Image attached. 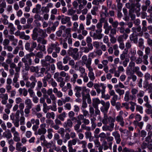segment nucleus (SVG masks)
I'll list each match as a JSON object with an SVG mask.
<instances>
[{
	"mask_svg": "<svg viewBox=\"0 0 152 152\" xmlns=\"http://www.w3.org/2000/svg\"><path fill=\"white\" fill-rule=\"evenodd\" d=\"M74 91H75V95L77 98L81 97L82 95V97L85 96V92L89 93L90 90L88 88H86V86H75Z\"/></svg>",
	"mask_w": 152,
	"mask_h": 152,
	"instance_id": "nucleus-1",
	"label": "nucleus"
},
{
	"mask_svg": "<svg viewBox=\"0 0 152 152\" xmlns=\"http://www.w3.org/2000/svg\"><path fill=\"white\" fill-rule=\"evenodd\" d=\"M38 35L44 37L47 36L45 30H44L40 28H38L36 27L35 28L33 31V34L32 36V39L34 40H36Z\"/></svg>",
	"mask_w": 152,
	"mask_h": 152,
	"instance_id": "nucleus-2",
	"label": "nucleus"
},
{
	"mask_svg": "<svg viewBox=\"0 0 152 152\" xmlns=\"http://www.w3.org/2000/svg\"><path fill=\"white\" fill-rule=\"evenodd\" d=\"M94 87L96 89L98 94L101 93L102 96H103L105 91L106 86L103 83L99 84L97 83H94Z\"/></svg>",
	"mask_w": 152,
	"mask_h": 152,
	"instance_id": "nucleus-3",
	"label": "nucleus"
},
{
	"mask_svg": "<svg viewBox=\"0 0 152 152\" xmlns=\"http://www.w3.org/2000/svg\"><path fill=\"white\" fill-rule=\"evenodd\" d=\"M59 44L57 42L49 44L47 50L48 53H51L54 49L55 50L56 53H59L60 50V48L59 47Z\"/></svg>",
	"mask_w": 152,
	"mask_h": 152,
	"instance_id": "nucleus-4",
	"label": "nucleus"
},
{
	"mask_svg": "<svg viewBox=\"0 0 152 152\" xmlns=\"http://www.w3.org/2000/svg\"><path fill=\"white\" fill-rule=\"evenodd\" d=\"M82 65H85L88 69L92 67L91 66L92 59L91 58L89 57L88 58L86 55H84L82 57Z\"/></svg>",
	"mask_w": 152,
	"mask_h": 152,
	"instance_id": "nucleus-5",
	"label": "nucleus"
},
{
	"mask_svg": "<svg viewBox=\"0 0 152 152\" xmlns=\"http://www.w3.org/2000/svg\"><path fill=\"white\" fill-rule=\"evenodd\" d=\"M78 51V49L77 48H71L68 50V53L69 55L72 56L75 60H76L78 59L77 53Z\"/></svg>",
	"mask_w": 152,
	"mask_h": 152,
	"instance_id": "nucleus-6",
	"label": "nucleus"
},
{
	"mask_svg": "<svg viewBox=\"0 0 152 152\" xmlns=\"http://www.w3.org/2000/svg\"><path fill=\"white\" fill-rule=\"evenodd\" d=\"M100 16L102 18V20H104V18L109 16L108 9L104 5L102 6V10L100 13Z\"/></svg>",
	"mask_w": 152,
	"mask_h": 152,
	"instance_id": "nucleus-7",
	"label": "nucleus"
},
{
	"mask_svg": "<svg viewBox=\"0 0 152 152\" xmlns=\"http://www.w3.org/2000/svg\"><path fill=\"white\" fill-rule=\"evenodd\" d=\"M46 125L45 124H43L40 125V128L38 129V131L35 133V135H43L45 134L47 132L45 128Z\"/></svg>",
	"mask_w": 152,
	"mask_h": 152,
	"instance_id": "nucleus-8",
	"label": "nucleus"
},
{
	"mask_svg": "<svg viewBox=\"0 0 152 152\" xmlns=\"http://www.w3.org/2000/svg\"><path fill=\"white\" fill-rule=\"evenodd\" d=\"M62 16L63 17L61 20V23L63 24L67 23V26H72V23L70 21V17L67 16H64L63 15H62Z\"/></svg>",
	"mask_w": 152,
	"mask_h": 152,
	"instance_id": "nucleus-9",
	"label": "nucleus"
},
{
	"mask_svg": "<svg viewBox=\"0 0 152 152\" xmlns=\"http://www.w3.org/2000/svg\"><path fill=\"white\" fill-rule=\"evenodd\" d=\"M89 72L88 73V76L90 80L93 81L96 78L94 73L93 72V69L92 67L88 69Z\"/></svg>",
	"mask_w": 152,
	"mask_h": 152,
	"instance_id": "nucleus-10",
	"label": "nucleus"
},
{
	"mask_svg": "<svg viewBox=\"0 0 152 152\" xmlns=\"http://www.w3.org/2000/svg\"><path fill=\"white\" fill-rule=\"evenodd\" d=\"M87 46L88 47H83L81 48V49L83 52L88 53L93 49V47L91 44H87Z\"/></svg>",
	"mask_w": 152,
	"mask_h": 152,
	"instance_id": "nucleus-11",
	"label": "nucleus"
},
{
	"mask_svg": "<svg viewBox=\"0 0 152 152\" xmlns=\"http://www.w3.org/2000/svg\"><path fill=\"white\" fill-rule=\"evenodd\" d=\"M112 135L114 137L116 141V143L119 144L120 143L121 140L120 137V135L118 132L115 131L113 132L112 133Z\"/></svg>",
	"mask_w": 152,
	"mask_h": 152,
	"instance_id": "nucleus-12",
	"label": "nucleus"
},
{
	"mask_svg": "<svg viewBox=\"0 0 152 152\" xmlns=\"http://www.w3.org/2000/svg\"><path fill=\"white\" fill-rule=\"evenodd\" d=\"M71 30V28H70L66 29L64 31L65 34H63L62 36L64 37H71V34L70 33Z\"/></svg>",
	"mask_w": 152,
	"mask_h": 152,
	"instance_id": "nucleus-13",
	"label": "nucleus"
},
{
	"mask_svg": "<svg viewBox=\"0 0 152 152\" xmlns=\"http://www.w3.org/2000/svg\"><path fill=\"white\" fill-rule=\"evenodd\" d=\"M41 8V5L39 4H37L36 5L35 7L33 9L32 12L34 13L38 14L40 12Z\"/></svg>",
	"mask_w": 152,
	"mask_h": 152,
	"instance_id": "nucleus-14",
	"label": "nucleus"
},
{
	"mask_svg": "<svg viewBox=\"0 0 152 152\" xmlns=\"http://www.w3.org/2000/svg\"><path fill=\"white\" fill-rule=\"evenodd\" d=\"M100 103V101L98 98H95L92 99V105L94 107H98L99 104Z\"/></svg>",
	"mask_w": 152,
	"mask_h": 152,
	"instance_id": "nucleus-15",
	"label": "nucleus"
},
{
	"mask_svg": "<svg viewBox=\"0 0 152 152\" xmlns=\"http://www.w3.org/2000/svg\"><path fill=\"white\" fill-rule=\"evenodd\" d=\"M135 65V63L134 62L130 61L129 64V66L127 68L126 70V73L127 75H130L131 73L129 72L130 70L129 67H130V69H132V67H134Z\"/></svg>",
	"mask_w": 152,
	"mask_h": 152,
	"instance_id": "nucleus-16",
	"label": "nucleus"
},
{
	"mask_svg": "<svg viewBox=\"0 0 152 152\" xmlns=\"http://www.w3.org/2000/svg\"><path fill=\"white\" fill-rule=\"evenodd\" d=\"M136 34L134 33H133L130 35L129 39L131 41H133L135 43H137V42L138 39L136 37Z\"/></svg>",
	"mask_w": 152,
	"mask_h": 152,
	"instance_id": "nucleus-17",
	"label": "nucleus"
},
{
	"mask_svg": "<svg viewBox=\"0 0 152 152\" xmlns=\"http://www.w3.org/2000/svg\"><path fill=\"white\" fill-rule=\"evenodd\" d=\"M13 140L16 142H19L20 141V139L19 133L18 132L13 134Z\"/></svg>",
	"mask_w": 152,
	"mask_h": 152,
	"instance_id": "nucleus-18",
	"label": "nucleus"
},
{
	"mask_svg": "<svg viewBox=\"0 0 152 152\" xmlns=\"http://www.w3.org/2000/svg\"><path fill=\"white\" fill-rule=\"evenodd\" d=\"M102 23L101 22L100 23H98L96 25V27L97 29L96 30V33H101L102 32Z\"/></svg>",
	"mask_w": 152,
	"mask_h": 152,
	"instance_id": "nucleus-19",
	"label": "nucleus"
},
{
	"mask_svg": "<svg viewBox=\"0 0 152 152\" xmlns=\"http://www.w3.org/2000/svg\"><path fill=\"white\" fill-rule=\"evenodd\" d=\"M114 127H112L111 126L109 125V126L105 125L102 127V130L104 131H109L111 132L113 130Z\"/></svg>",
	"mask_w": 152,
	"mask_h": 152,
	"instance_id": "nucleus-20",
	"label": "nucleus"
},
{
	"mask_svg": "<svg viewBox=\"0 0 152 152\" xmlns=\"http://www.w3.org/2000/svg\"><path fill=\"white\" fill-rule=\"evenodd\" d=\"M25 103L26 105V107H32L33 105L31 100L29 99H26Z\"/></svg>",
	"mask_w": 152,
	"mask_h": 152,
	"instance_id": "nucleus-21",
	"label": "nucleus"
},
{
	"mask_svg": "<svg viewBox=\"0 0 152 152\" xmlns=\"http://www.w3.org/2000/svg\"><path fill=\"white\" fill-rule=\"evenodd\" d=\"M115 121V119L111 117H108V123L110 124L109 125L111 126L112 127H114V122Z\"/></svg>",
	"mask_w": 152,
	"mask_h": 152,
	"instance_id": "nucleus-22",
	"label": "nucleus"
},
{
	"mask_svg": "<svg viewBox=\"0 0 152 152\" xmlns=\"http://www.w3.org/2000/svg\"><path fill=\"white\" fill-rule=\"evenodd\" d=\"M38 43H41L43 45H45L46 44L47 42V41L41 37H39L38 38H37L36 39Z\"/></svg>",
	"mask_w": 152,
	"mask_h": 152,
	"instance_id": "nucleus-23",
	"label": "nucleus"
},
{
	"mask_svg": "<svg viewBox=\"0 0 152 152\" xmlns=\"http://www.w3.org/2000/svg\"><path fill=\"white\" fill-rule=\"evenodd\" d=\"M45 59L47 62H48L50 63H53L55 60L52 58L51 56L47 55L45 58Z\"/></svg>",
	"mask_w": 152,
	"mask_h": 152,
	"instance_id": "nucleus-24",
	"label": "nucleus"
},
{
	"mask_svg": "<svg viewBox=\"0 0 152 152\" xmlns=\"http://www.w3.org/2000/svg\"><path fill=\"white\" fill-rule=\"evenodd\" d=\"M130 92L129 91H128L126 92L124 97V99L125 101L128 102L130 100Z\"/></svg>",
	"mask_w": 152,
	"mask_h": 152,
	"instance_id": "nucleus-25",
	"label": "nucleus"
},
{
	"mask_svg": "<svg viewBox=\"0 0 152 152\" xmlns=\"http://www.w3.org/2000/svg\"><path fill=\"white\" fill-rule=\"evenodd\" d=\"M25 85L26 87H30L29 88H34L35 86L34 83L33 82L31 83L29 81H27Z\"/></svg>",
	"mask_w": 152,
	"mask_h": 152,
	"instance_id": "nucleus-26",
	"label": "nucleus"
},
{
	"mask_svg": "<svg viewBox=\"0 0 152 152\" xmlns=\"http://www.w3.org/2000/svg\"><path fill=\"white\" fill-rule=\"evenodd\" d=\"M86 94H85V96L83 97V99H87V103L88 104H91V100L90 98V96L89 93H87Z\"/></svg>",
	"mask_w": 152,
	"mask_h": 152,
	"instance_id": "nucleus-27",
	"label": "nucleus"
},
{
	"mask_svg": "<svg viewBox=\"0 0 152 152\" xmlns=\"http://www.w3.org/2000/svg\"><path fill=\"white\" fill-rule=\"evenodd\" d=\"M108 117L106 114H104V117L102 120V123L105 125H107L108 124Z\"/></svg>",
	"mask_w": 152,
	"mask_h": 152,
	"instance_id": "nucleus-28",
	"label": "nucleus"
},
{
	"mask_svg": "<svg viewBox=\"0 0 152 152\" xmlns=\"http://www.w3.org/2000/svg\"><path fill=\"white\" fill-rule=\"evenodd\" d=\"M98 7L96 6H95L93 7L91 10V13L93 15L96 16L97 15V12L98 10Z\"/></svg>",
	"mask_w": 152,
	"mask_h": 152,
	"instance_id": "nucleus-29",
	"label": "nucleus"
},
{
	"mask_svg": "<svg viewBox=\"0 0 152 152\" xmlns=\"http://www.w3.org/2000/svg\"><path fill=\"white\" fill-rule=\"evenodd\" d=\"M55 114L54 112L48 113L46 115V117L48 118H52L54 119L55 118Z\"/></svg>",
	"mask_w": 152,
	"mask_h": 152,
	"instance_id": "nucleus-30",
	"label": "nucleus"
},
{
	"mask_svg": "<svg viewBox=\"0 0 152 152\" xmlns=\"http://www.w3.org/2000/svg\"><path fill=\"white\" fill-rule=\"evenodd\" d=\"M101 103L102 105V106L108 109L110 105V103L109 101L105 103L104 101L102 100L101 101Z\"/></svg>",
	"mask_w": 152,
	"mask_h": 152,
	"instance_id": "nucleus-31",
	"label": "nucleus"
},
{
	"mask_svg": "<svg viewBox=\"0 0 152 152\" xmlns=\"http://www.w3.org/2000/svg\"><path fill=\"white\" fill-rule=\"evenodd\" d=\"M103 35L101 33H94L92 36L96 39H100L102 38Z\"/></svg>",
	"mask_w": 152,
	"mask_h": 152,
	"instance_id": "nucleus-32",
	"label": "nucleus"
},
{
	"mask_svg": "<svg viewBox=\"0 0 152 152\" xmlns=\"http://www.w3.org/2000/svg\"><path fill=\"white\" fill-rule=\"evenodd\" d=\"M3 136L4 137H6L7 139H10L12 137V135L11 133L10 132H4L3 133Z\"/></svg>",
	"mask_w": 152,
	"mask_h": 152,
	"instance_id": "nucleus-33",
	"label": "nucleus"
},
{
	"mask_svg": "<svg viewBox=\"0 0 152 152\" xmlns=\"http://www.w3.org/2000/svg\"><path fill=\"white\" fill-rule=\"evenodd\" d=\"M30 71L32 72H35L37 73L39 70V68L38 66H31L30 68Z\"/></svg>",
	"mask_w": 152,
	"mask_h": 152,
	"instance_id": "nucleus-34",
	"label": "nucleus"
},
{
	"mask_svg": "<svg viewBox=\"0 0 152 152\" xmlns=\"http://www.w3.org/2000/svg\"><path fill=\"white\" fill-rule=\"evenodd\" d=\"M8 25V27L10 28V31L13 33L15 30V28L13 24L12 23H9Z\"/></svg>",
	"mask_w": 152,
	"mask_h": 152,
	"instance_id": "nucleus-35",
	"label": "nucleus"
},
{
	"mask_svg": "<svg viewBox=\"0 0 152 152\" xmlns=\"http://www.w3.org/2000/svg\"><path fill=\"white\" fill-rule=\"evenodd\" d=\"M80 77L83 78V82L85 83L88 82L89 80L88 77L87 76V74H85L84 75H80Z\"/></svg>",
	"mask_w": 152,
	"mask_h": 152,
	"instance_id": "nucleus-36",
	"label": "nucleus"
},
{
	"mask_svg": "<svg viewBox=\"0 0 152 152\" xmlns=\"http://www.w3.org/2000/svg\"><path fill=\"white\" fill-rule=\"evenodd\" d=\"M67 86L69 88V90L68 91V95L69 96H72L73 94V91L72 89V85L71 84H68Z\"/></svg>",
	"mask_w": 152,
	"mask_h": 152,
	"instance_id": "nucleus-37",
	"label": "nucleus"
},
{
	"mask_svg": "<svg viewBox=\"0 0 152 152\" xmlns=\"http://www.w3.org/2000/svg\"><path fill=\"white\" fill-rule=\"evenodd\" d=\"M66 116V114L65 112H63L61 114L59 115L58 118L61 121H64V118Z\"/></svg>",
	"mask_w": 152,
	"mask_h": 152,
	"instance_id": "nucleus-38",
	"label": "nucleus"
},
{
	"mask_svg": "<svg viewBox=\"0 0 152 152\" xmlns=\"http://www.w3.org/2000/svg\"><path fill=\"white\" fill-rule=\"evenodd\" d=\"M8 96L7 93L0 94V99H8Z\"/></svg>",
	"mask_w": 152,
	"mask_h": 152,
	"instance_id": "nucleus-39",
	"label": "nucleus"
},
{
	"mask_svg": "<svg viewBox=\"0 0 152 152\" xmlns=\"http://www.w3.org/2000/svg\"><path fill=\"white\" fill-rule=\"evenodd\" d=\"M48 83L51 84V86L54 87H56L57 86V83L54 80L53 78L50 79Z\"/></svg>",
	"mask_w": 152,
	"mask_h": 152,
	"instance_id": "nucleus-40",
	"label": "nucleus"
},
{
	"mask_svg": "<svg viewBox=\"0 0 152 152\" xmlns=\"http://www.w3.org/2000/svg\"><path fill=\"white\" fill-rule=\"evenodd\" d=\"M53 129H49L47 130L48 133V137L50 139H51L53 137L52 132H53Z\"/></svg>",
	"mask_w": 152,
	"mask_h": 152,
	"instance_id": "nucleus-41",
	"label": "nucleus"
},
{
	"mask_svg": "<svg viewBox=\"0 0 152 152\" xmlns=\"http://www.w3.org/2000/svg\"><path fill=\"white\" fill-rule=\"evenodd\" d=\"M36 49L37 50H39L44 51L45 50V47L44 45H41L40 44H39Z\"/></svg>",
	"mask_w": 152,
	"mask_h": 152,
	"instance_id": "nucleus-42",
	"label": "nucleus"
},
{
	"mask_svg": "<svg viewBox=\"0 0 152 152\" xmlns=\"http://www.w3.org/2000/svg\"><path fill=\"white\" fill-rule=\"evenodd\" d=\"M18 107H19V109L20 110V113H23V109H24L25 105L23 103H21L19 104V105H18Z\"/></svg>",
	"mask_w": 152,
	"mask_h": 152,
	"instance_id": "nucleus-43",
	"label": "nucleus"
},
{
	"mask_svg": "<svg viewBox=\"0 0 152 152\" xmlns=\"http://www.w3.org/2000/svg\"><path fill=\"white\" fill-rule=\"evenodd\" d=\"M148 58V55H145L143 58V60H142V62H143V63L146 65H147L148 64V62L147 60Z\"/></svg>",
	"mask_w": 152,
	"mask_h": 152,
	"instance_id": "nucleus-44",
	"label": "nucleus"
},
{
	"mask_svg": "<svg viewBox=\"0 0 152 152\" xmlns=\"http://www.w3.org/2000/svg\"><path fill=\"white\" fill-rule=\"evenodd\" d=\"M34 18L36 20L38 21H43V19L40 15L37 14L35 15Z\"/></svg>",
	"mask_w": 152,
	"mask_h": 152,
	"instance_id": "nucleus-45",
	"label": "nucleus"
},
{
	"mask_svg": "<svg viewBox=\"0 0 152 152\" xmlns=\"http://www.w3.org/2000/svg\"><path fill=\"white\" fill-rule=\"evenodd\" d=\"M41 10L42 13H47L49 12L50 9L48 7H42Z\"/></svg>",
	"mask_w": 152,
	"mask_h": 152,
	"instance_id": "nucleus-46",
	"label": "nucleus"
},
{
	"mask_svg": "<svg viewBox=\"0 0 152 152\" xmlns=\"http://www.w3.org/2000/svg\"><path fill=\"white\" fill-rule=\"evenodd\" d=\"M125 5L126 7L128 8L132 9L134 7L135 4L134 3H132L131 4L129 3H127Z\"/></svg>",
	"mask_w": 152,
	"mask_h": 152,
	"instance_id": "nucleus-47",
	"label": "nucleus"
},
{
	"mask_svg": "<svg viewBox=\"0 0 152 152\" xmlns=\"http://www.w3.org/2000/svg\"><path fill=\"white\" fill-rule=\"evenodd\" d=\"M31 108L32 107H26L24 110L25 113L26 114L25 115L26 117L28 115L30 112V110Z\"/></svg>",
	"mask_w": 152,
	"mask_h": 152,
	"instance_id": "nucleus-48",
	"label": "nucleus"
},
{
	"mask_svg": "<svg viewBox=\"0 0 152 152\" xmlns=\"http://www.w3.org/2000/svg\"><path fill=\"white\" fill-rule=\"evenodd\" d=\"M33 88H29L28 91L30 94V96L31 97H33L35 96V93L34 92L33 90L32 89Z\"/></svg>",
	"mask_w": 152,
	"mask_h": 152,
	"instance_id": "nucleus-49",
	"label": "nucleus"
},
{
	"mask_svg": "<svg viewBox=\"0 0 152 152\" xmlns=\"http://www.w3.org/2000/svg\"><path fill=\"white\" fill-rule=\"evenodd\" d=\"M70 59L71 58L69 56H65L63 58V63L64 64H66Z\"/></svg>",
	"mask_w": 152,
	"mask_h": 152,
	"instance_id": "nucleus-50",
	"label": "nucleus"
},
{
	"mask_svg": "<svg viewBox=\"0 0 152 152\" xmlns=\"http://www.w3.org/2000/svg\"><path fill=\"white\" fill-rule=\"evenodd\" d=\"M25 49L28 51L29 52H31L32 51V50L31 49V48H30V43L27 42L26 43L25 45Z\"/></svg>",
	"mask_w": 152,
	"mask_h": 152,
	"instance_id": "nucleus-51",
	"label": "nucleus"
},
{
	"mask_svg": "<svg viewBox=\"0 0 152 152\" xmlns=\"http://www.w3.org/2000/svg\"><path fill=\"white\" fill-rule=\"evenodd\" d=\"M78 70L80 72V75H84L85 74H86L87 73L85 72V69L82 66H80Z\"/></svg>",
	"mask_w": 152,
	"mask_h": 152,
	"instance_id": "nucleus-52",
	"label": "nucleus"
},
{
	"mask_svg": "<svg viewBox=\"0 0 152 152\" xmlns=\"http://www.w3.org/2000/svg\"><path fill=\"white\" fill-rule=\"evenodd\" d=\"M22 145L21 143L19 142H17L16 144V149L17 151H19L22 148L21 147Z\"/></svg>",
	"mask_w": 152,
	"mask_h": 152,
	"instance_id": "nucleus-53",
	"label": "nucleus"
},
{
	"mask_svg": "<svg viewBox=\"0 0 152 152\" xmlns=\"http://www.w3.org/2000/svg\"><path fill=\"white\" fill-rule=\"evenodd\" d=\"M47 62L45 59H42L40 61L41 64L43 66H46L49 65V64Z\"/></svg>",
	"mask_w": 152,
	"mask_h": 152,
	"instance_id": "nucleus-54",
	"label": "nucleus"
},
{
	"mask_svg": "<svg viewBox=\"0 0 152 152\" xmlns=\"http://www.w3.org/2000/svg\"><path fill=\"white\" fill-rule=\"evenodd\" d=\"M77 141L76 139H73L72 140H70L68 142V145H71L72 146V145H75L76 144Z\"/></svg>",
	"mask_w": 152,
	"mask_h": 152,
	"instance_id": "nucleus-55",
	"label": "nucleus"
},
{
	"mask_svg": "<svg viewBox=\"0 0 152 152\" xmlns=\"http://www.w3.org/2000/svg\"><path fill=\"white\" fill-rule=\"evenodd\" d=\"M19 77V74L18 73H15L14 74V77L13 79L14 83H16L18 81V79Z\"/></svg>",
	"mask_w": 152,
	"mask_h": 152,
	"instance_id": "nucleus-56",
	"label": "nucleus"
},
{
	"mask_svg": "<svg viewBox=\"0 0 152 152\" xmlns=\"http://www.w3.org/2000/svg\"><path fill=\"white\" fill-rule=\"evenodd\" d=\"M30 122L31 123V124H34L35 123L37 125H38L39 124V120L38 119L35 120L34 118H32Z\"/></svg>",
	"mask_w": 152,
	"mask_h": 152,
	"instance_id": "nucleus-57",
	"label": "nucleus"
},
{
	"mask_svg": "<svg viewBox=\"0 0 152 152\" xmlns=\"http://www.w3.org/2000/svg\"><path fill=\"white\" fill-rule=\"evenodd\" d=\"M151 75L148 72L146 73L144 75V77L145 80L148 81L151 78Z\"/></svg>",
	"mask_w": 152,
	"mask_h": 152,
	"instance_id": "nucleus-58",
	"label": "nucleus"
},
{
	"mask_svg": "<svg viewBox=\"0 0 152 152\" xmlns=\"http://www.w3.org/2000/svg\"><path fill=\"white\" fill-rule=\"evenodd\" d=\"M115 91L116 92L118 93L120 96L123 95L124 93V90H121L119 88H118L115 89Z\"/></svg>",
	"mask_w": 152,
	"mask_h": 152,
	"instance_id": "nucleus-59",
	"label": "nucleus"
},
{
	"mask_svg": "<svg viewBox=\"0 0 152 152\" xmlns=\"http://www.w3.org/2000/svg\"><path fill=\"white\" fill-rule=\"evenodd\" d=\"M85 28L83 24L82 23H80L79 25V29L78 30L77 32L78 33H80L81 32V30L84 29Z\"/></svg>",
	"mask_w": 152,
	"mask_h": 152,
	"instance_id": "nucleus-60",
	"label": "nucleus"
},
{
	"mask_svg": "<svg viewBox=\"0 0 152 152\" xmlns=\"http://www.w3.org/2000/svg\"><path fill=\"white\" fill-rule=\"evenodd\" d=\"M32 135V132L30 131H27L25 132V136L27 138H30L31 136Z\"/></svg>",
	"mask_w": 152,
	"mask_h": 152,
	"instance_id": "nucleus-61",
	"label": "nucleus"
},
{
	"mask_svg": "<svg viewBox=\"0 0 152 152\" xmlns=\"http://www.w3.org/2000/svg\"><path fill=\"white\" fill-rule=\"evenodd\" d=\"M57 65L58 68L60 70H62V69L63 68V67L64 66L63 65L62 62L61 61L58 62L57 63Z\"/></svg>",
	"mask_w": 152,
	"mask_h": 152,
	"instance_id": "nucleus-62",
	"label": "nucleus"
},
{
	"mask_svg": "<svg viewBox=\"0 0 152 152\" xmlns=\"http://www.w3.org/2000/svg\"><path fill=\"white\" fill-rule=\"evenodd\" d=\"M144 94V92L143 91H140L139 93L137 94V96L138 98H140L143 97Z\"/></svg>",
	"mask_w": 152,
	"mask_h": 152,
	"instance_id": "nucleus-63",
	"label": "nucleus"
},
{
	"mask_svg": "<svg viewBox=\"0 0 152 152\" xmlns=\"http://www.w3.org/2000/svg\"><path fill=\"white\" fill-rule=\"evenodd\" d=\"M122 152H134V150L132 149H129L126 147H125L123 148Z\"/></svg>",
	"mask_w": 152,
	"mask_h": 152,
	"instance_id": "nucleus-64",
	"label": "nucleus"
}]
</instances>
